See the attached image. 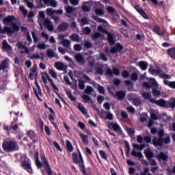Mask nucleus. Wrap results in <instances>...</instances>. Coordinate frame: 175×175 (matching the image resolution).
I'll return each mask as SVG.
<instances>
[{
  "label": "nucleus",
  "mask_w": 175,
  "mask_h": 175,
  "mask_svg": "<svg viewBox=\"0 0 175 175\" xmlns=\"http://www.w3.org/2000/svg\"><path fill=\"white\" fill-rule=\"evenodd\" d=\"M14 20H16V17L13 15H9L4 18L3 20L4 25H9L10 24L12 27L7 26L3 27V28L1 29V33H7L9 36L13 35L14 32H18V31H20V26L14 22Z\"/></svg>",
  "instance_id": "1"
},
{
  "label": "nucleus",
  "mask_w": 175,
  "mask_h": 175,
  "mask_svg": "<svg viewBox=\"0 0 175 175\" xmlns=\"http://www.w3.org/2000/svg\"><path fill=\"white\" fill-rule=\"evenodd\" d=\"M159 137H154L152 139V144L154 147H163L164 144H169L170 143V135H167L165 138V131L163 129H160L158 133Z\"/></svg>",
  "instance_id": "2"
},
{
  "label": "nucleus",
  "mask_w": 175,
  "mask_h": 175,
  "mask_svg": "<svg viewBox=\"0 0 175 175\" xmlns=\"http://www.w3.org/2000/svg\"><path fill=\"white\" fill-rule=\"evenodd\" d=\"M158 82L154 78H150L149 83L145 81L142 84V86L148 88V90L152 88V94L154 98H158L161 96V90H158Z\"/></svg>",
  "instance_id": "3"
},
{
  "label": "nucleus",
  "mask_w": 175,
  "mask_h": 175,
  "mask_svg": "<svg viewBox=\"0 0 175 175\" xmlns=\"http://www.w3.org/2000/svg\"><path fill=\"white\" fill-rule=\"evenodd\" d=\"M41 161L42 163L39 159L36 160V165L38 169H42L44 165V169L46 171V174L53 175V170H51V167H50V163H49V160H47L46 155L42 154L41 156Z\"/></svg>",
  "instance_id": "4"
},
{
  "label": "nucleus",
  "mask_w": 175,
  "mask_h": 175,
  "mask_svg": "<svg viewBox=\"0 0 175 175\" xmlns=\"http://www.w3.org/2000/svg\"><path fill=\"white\" fill-rule=\"evenodd\" d=\"M2 148L5 152H13L18 151V144L13 140L4 141L2 143Z\"/></svg>",
  "instance_id": "5"
},
{
  "label": "nucleus",
  "mask_w": 175,
  "mask_h": 175,
  "mask_svg": "<svg viewBox=\"0 0 175 175\" xmlns=\"http://www.w3.org/2000/svg\"><path fill=\"white\" fill-rule=\"evenodd\" d=\"M17 121H18V116L14 118V121L11 122V125L4 124L3 126L4 131L7 132L12 131V133L17 135V133H18V124H17Z\"/></svg>",
  "instance_id": "6"
},
{
  "label": "nucleus",
  "mask_w": 175,
  "mask_h": 175,
  "mask_svg": "<svg viewBox=\"0 0 175 175\" xmlns=\"http://www.w3.org/2000/svg\"><path fill=\"white\" fill-rule=\"evenodd\" d=\"M45 75L46 76L47 80L49 81V83L53 90V92H55V94H56V95H57V96L59 98V99H61L62 102H64L65 103V105H66V101L65 100V99H64V98H62L61 96V95H59L58 94V92H59V88H58L55 85V83H54V81L50 77V76H49V74H47V72H45Z\"/></svg>",
  "instance_id": "7"
},
{
  "label": "nucleus",
  "mask_w": 175,
  "mask_h": 175,
  "mask_svg": "<svg viewBox=\"0 0 175 175\" xmlns=\"http://www.w3.org/2000/svg\"><path fill=\"white\" fill-rule=\"evenodd\" d=\"M144 154L146 158L148 159L149 165L150 166H157V161L154 158V152L151 150V149L148 148L144 150Z\"/></svg>",
  "instance_id": "8"
},
{
  "label": "nucleus",
  "mask_w": 175,
  "mask_h": 175,
  "mask_svg": "<svg viewBox=\"0 0 175 175\" xmlns=\"http://www.w3.org/2000/svg\"><path fill=\"white\" fill-rule=\"evenodd\" d=\"M21 167L26 170L29 174H32L33 173V170H32V166L31 165V160L29 159H25L23 161H22L21 164Z\"/></svg>",
  "instance_id": "9"
},
{
  "label": "nucleus",
  "mask_w": 175,
  "mask_h": 175,
  "mask_svg": "<svg viewBox=\"0 0 175 175\" xmlns=\"http://www.w3.org/2000/svg\"><path fill=\"white\" fill-rule=\"evenodd\" d=\"M35 84L36 87H37V90L33 88V91L36 96V98L40 100V102H42L43 100L40 96H42V89L40 88V85H39V83H38V81H36V79H35ZM40 95V96H39Z\"/></svg>",
  "instance_id": "10"
},
{
  "label": "nucleus",
  "mask_w": 175,
  "mask_h": 175,
  "mask_svg": "<svg viewBox=\"0 0 175 175\" xmlns=\"http://www.w3.org/2000/svg\"><path fill=\"white\" fill-rule=\"evenodd\" d=\"M124 46L121 43L118 42L113 48L110 49L111 54H116L117 53H122Z\"/></svg>",
  "instance_id": "11"
},
{
  "label": "nucleus",
  "mask_w": 175,
  "mask_h": 175,
  "mask_svg": "<svg viewBox=\"0 0 175 175\" xmlns=\"http://www.w3.org/2000/svg\"><path fill=\"white\" fill-rule=\"evenodd\" d=\"M27 136L31 140H32L33 143H31V144H35L36 143H38V135L35 133V131L29 130V131H27Z\"/></svg>",
  "instance_id": "12"
},
{
  "label": "nucleus",
  "mask_w": 175,
  "mask_h": 175,
  "mask_svg": "<svg viewBox=\"0 0 175 175\" xmlns=\"http://www.w3.org/2000/svg\"><path fill=\"white\" fill-rule=\"evenodd\" d=\"M134 8L135 9V10L142 16V17L145 19V20H148V18H150V17L148 16V15H147V13H146V12L144 11V10H143V8H142L140 7V5H135L134 6Z\"/></svg>",
  "instance_id": "13"
},
{
  "label": "nucleus",
  "mask_w": 175,
  "mask_h": 175,
  "mask_svg": "<svg viewBox=\"0 0 175 175\" xmlns=\"http://www.w3.org/2000/svg\"><path fill=\"white\" fill-rule=\"evenodd\" d=\"M151 103H154L155 105H157V106H161V107H167V102L162 98L158 100H155V98L152 99Z\"/></svg>",
  "instance_id": "14"
},
{
  "label": "nucleus",
  "mask_w": 175,
  "mask_h": 175,
  "mask_svg": "<svg viewBox=\"0 0 175 175\" xmlns=\"http://www.w3.org/2000/svg\"><path fill=\"white\" fill-rule=\"evenodd\" d=\"M108 128L109 129H113L115 132H121V126H120V124L116 122H110L108 124Z\"/></svg>",
  "instance_id": "15"
},
{
  "label": "nucleus",
  "mask_w": 175,
  "mask_h": 175,
  "mask_svg": "<svg viewBox=\"0 0 175 175\" xmlns=\"http://www.w3.org/2000/svg\"><path fill=\"white\" fill-rule=\"evenodd\" d=\"M42 1L46 6H51L52 8L58 6V3L55 0H42Z\"/></svg>",
  "instance_id": "16"
},
{
  "label": "nucleus",
  "mask_w": 175,
  "mask_h": 175,
  "mask_svg": "<svg viewBox=\"0 0 175 175\" xmlns=\"http://www.w3.org/2000/svg\"><path fill=\"white\" fill-rule=\"evenodd\" d=\"M157 159H158L159 162H161V161L165 162V161L169 159V156H167V154H165L163 152H160L159 154L157 156Z\"/></svg>",
  "instance_id": "17"
},
{
  "label": "nucleus",
  "mask_w": 175,
  "mask_h": 175,
  "mask_svg": "<svg viewBox=\"0 0 175 175\" xmlns=\"http://www.w3.org/2000/svg\"><path fill=\"white\" fill-rule=\"evenodd\" d=\"M69 28V23L64 22L61 23L58 27H57V31H59L60 32H65Z\"/></svg>",
  "instance_id": "18"
},
{
  "label": "nucleus",
  "mask_w": 175,
  "mask_h": 175,
  "mask_svg": "<svg viewBox=\"0 0 175 175\" xmlns=\"http://www.w3.org/2000/svg\"><path fill=\"white\" fill-rule=\"evenodd\" d=\"M77 109L83 114V116H85V114L88 113V109L84 107V105L81 103H78V106L77 107Z\"/></svg>",
  "instance_id": "19"
},
{
  "label": "nucleus",
  "mask_w": 175,
  "mask_h": 175,
  "mask_svg": "<svg viewBox=\"0 0 175 175\" xmlns=\"http://www.w3.org/2000/svg\"><path fill=\"white\" fill-rule=\"evenodd\" d=\"M105 35H107V40L110 43V44H116V40H114V36L112 33L108 31L105 33Z\"/></svg>",
  "instance_id": "20"
},
{
  "label": "nucleus",
  "mask_w": 175,
  "mask_h": 175,
  "mask_svg": "<svg viewBox=\"0 0 175 175\" xmlns=\"http://www.w3.org/2000/svg\"><path fill=\"white\" fill-rule=\"evenodd\" d=\"M75 59L79 62V64H81V65H84L85 64V59H84V57L81 53H77L75 55Z\"/></svg>",
  "instance_id": "21"
},
{
  "label": "nucleus",
  "mask_w": 175,
  "mask_h": 175,
  "mask_svg": "<svg viewBox=\"0 0 175 175\" xmlns=\"http://www.w3.org/2000/svg\"><path fill=\"white\" fill-rule=\"evenodd\" d=\"M44 27H46L49 31H54V25H53V23L50 22V20H46L44 22Z\"/></svg>",
  "instance_id": "22"
},
{
  "label": "nucleus",
  "mask_w": 175,
  "mask_h": 175,
  "mask_svg": "<svg viewBox=\"0 0 175 175\" xmlns=\"http://www.w3.org/2000/svg\"><path fill=\"white\" fill-rule=\"evenodd\" d=\"M138 66H139L142 70H147L148 63H147V62L141 61L138 62Z\"/></svg>",
  "instance_id": "23"
},
{
  "label": "nucleus",
  "mask_w": 175,
  "mask_h": 175,
  "mask_svg": "<svg viewBox=\"0 0 175 175\" xmlns=\"http://www.w3.org/2000/svg\"><path fill=\"white\" fill-rule=\"evenodd\" d=\"M126 95V93H125V92L122 90L118 91L116 93V96L120 100H122V99L125 98Z\"/></svg>",
  "instance_id": "24"
},
{
  "label": "nucleus",
  "mask_w": 175,
  "mask_h": 175,
  "mask_svg": "<svg viewBox=\"0 0 175 175\" xmlns=\"http://www.w3.org/2000/svg\"><path fill=\"white\" fill-rule=\"evenodd\" d=\"M153 32L159 36H163L165 35V31H161V27L159 26H155L153 28Z\"/></svg>",
  "instance_id": "25"
},
{
  "label": "nucleus",
  "mask_w": 175,
  "mask_h": 175,
  "mask_svg": "<svg viewBox=\"0 0 175 175\" xmlns=\"http://www.w3.org/2000/svg\"><path fill=\"white\" fill-rule=\"evenodd\" d=\"M163 84H164V85H167V87H170V88H172V90H175V81H169L166 79H164Z\"/></svg>",
  "instance_id": "26"
},
{
  "label": "nucleus",
  "mask_w": 175,
  "mask_h": 175,
  "mask_svg": "<svg viewBox=\"0 0 175 175\" xmlns=\"http://www.w3.org/2000/svg\"><path fill=\"white\" fill-rule=\"evenodd\" d=\"M66 147L68 152H73V145H72V142H70V141H66Z\"/></svg>",
  "instance_id": "27"
},
{
  "label": "nucleus",
  "mask_w": 175,
  "mask_h": 175,
  "mask_svg": "<svg viewBox=\"0 0 175 175\" xmlns=\"http://www.w3.org/2000/svg\"><path fill=\"white\" fill-rule=\"evenodd\" d=\"M99 38H103V35H102V33H99L98 31H96L91 36V39H92V40H96L99 39Z\"/></svg>",
  "instance_id": "28"
},
{
  "label": "nucleus",
  "mask_w": 175,
  "mask_h": 175,
  "mask_svg": "<svg viewBox=\"0 0 175 175\" xmlns=\"http://www.w3.org/2000/svg\"><path fill=\"white\" fill-rule=\"evenodd\" d=\"M46 54H47L49 58H54V57L55 58H57V57H58V55L55 54V53H54L53 51V50H51L50 49H47Z\"/></svg>",
  "instance_id": "29"
},
{
  "label": "nucleus",
  "mask_w": 175,
  "mask_h": 175,
  "mask_svg": "<svg viewBox=\"0 0 175 175\" xmlns=\"http://www.w3.org/2000/svg\"><path fill=\"white\" fill-rule=\"evenodd\" d=\"M167 53L172 59H175V48H170L167 51Z\"/></svg>",
  "instance_id": "30"
},
{
  "label": "nucleus",
  "mask_w": 175,
  "mask_h": 175,
  "mask_svg": "<svg viewBox=\"0 0 175 175\" xmlns=\"http://www.w3.org/2000/svg\"><path fill=\"white\" fill-rule=\"evenodd\" d=\"M9 63H8L7 60H3L0 64V70H5V69H8V66Z\"/></svg>",
  "instance_id": "31"
},
{
  "label": "nucleus",
  "mask_w": 175,
  "mask_h": 175,
  "mask_svg": "<svg viewBox=\"0 0 175 175\" xmlns=\"http://www.w3.org/2000/svg\"><path fill=\"white\" fill-rule=\"evenodd\" d=\"M17 46L18 49H24L25 53H26V54H29V49H28V47H27V46L23 45L22 42H18L17 44Z\"/></svg>",
  "instance_id": "32"
},
{
  "label": "nucleus",
  "mask_w": 175,
  "mask_h": 175,
  "mask_svg": "<svg viewBox=\"0 0 175 175\" xmlns=\"http://www.w3.org/2000/svg\"><path fill=\"white\" fill-rule=\"evenodd\" d=\"M80 137L82 139V142L84 144H88V135H85L83 133H79Z\"/></svg>",
  "instance_id": "33"
},
{
  "label": "nucleus",
  "mask_w": 175,
  "mask_h": 175,
  "mask_svg": "<svg viewBox=\"0 0 175 175\" xmlns=\"http://www.w3.org/2000/svg\"><path fill=\"white\" fill-rule=\"evenodd\" d=\"M70 39L72 42H80V36L79 34L73 33L70 36Z\"/></svg>",
  "instance_id": "34"
},
{
  "label": "nucleus",
  "mask_w": 175,
  "mask_h": 175,
  "mask_svg": "<svg viewBox=\"0 0 175 175\" xmlns=\"http://www.w3.org/2000/svg\"><path fill=\"white\" fill-rule=\"evenodd\" d=\"M55 67L58 70H64V63L59 62H56L55 63Z\"/></svg>",
  "instance_id": "35"
},
{
  "label": "nucleus",
  "mask_w": 175,
  "mask_h": 175,
  "mask_svg": "<svg viewBox=\"0 0 175 175\" xmlns=\"http://www.w3.org/2000/svg\"><path fill=\"white\" fill-rule=\"evenodd\" d=\"M66 94L67 96L69 98V99H70V100H72V102L76 101V97H75V96H73V94H72V91H70V90L66 91Z\"/></svg>",
  "instance_id": "36"
},
{
  "label": "nucleus",
  "mask_w": 175,
  "mask_h": 175,
  "mask_svg": "<svg viewBox=\"0 0 175 175\" xmlns=\"http://www.w3.org/2000/svg\"><path fill=\"white\" fill-rule=\"evenodd\" d=\"M142 96L144 98V99H148V100H150V103L151 100L154 99L151 98V93L147 92H144Z\"/></svg>",
  "instance_id": "37"
},
{
  "label": "nucleus",
  "mask_w": 175,
  "mask_h": 175,
  "mask_svg": "<svg viewBox=\"0 0 175 175\" xmlns=\"http://www.w3.org/2000/svg\"><path fill=\"white\" fill-rule=\"evenodd\" d=\"M131 155H133V157H138L139 159H142V158H143V154H142L141 152H137L135 150H132Z\"/></svg>",
  "instance_id": "38"
},
{
  "label": "nucleus",
  "mask_w": 175,
  "mask_h": 175,
  "mask_svg": "<svg viewBox=\"0 0 175 175\" xmlns=\"http://www.w3.org/2000/svg\"><path fill=\"white\" fill-rule=\"evenodd\" d=\"M78 81H79L78 87L79 90H84V88H85V81L79 79Z\"/></svg>",
  "instance_id": "39"
},
{
  "label": "nucleus",
  "mask_w": 175,
  "mask_h": 175,
  "mask_svg": "<svg viewBox=\"0 0 175 175\" xmlns=\"http://www.w3.org/2000/svg\"><path fill=\"white\" fill-rule=\"evenodd\" d=\"M3 50H12V46L9 45L5 40L3 41Z\"/></svg>",
  "instance_id": "40"
},
{
  "label": "nucleus",
  "mask_w": 175,
  "mask_h": 175,
  "mask_svg": "<svg viewBox=\"0 0 175 175\" xmlns=\"http://www.w3.org/2000/svg\"><path fill=\"white\" fill-rule=\"evenodd\" d=\"M159 77L161 79H172V76H170V75H167L166 73H164L163 70H162V72H161Z\"/></svg>",
  "instance_id": "41"
},
{
  "label": "nucleus",
  "mask_w": 175,
  "mask_h": 175,
  "mask_svg": "<svg viewBox=\"0 0 175 175\" xmlns=\"http://www.w3.org/2000/svg\"><path fill=\"white\" fill-rule=\"evenodd\" d=\"M87 3H89V1L84 2V5H82L83 12H91V7H88V5H87Z\"/></svg>",
  "instance_id": "42"
},
{
  "label": "nucleus",
  "mask_w": 175,
  "mask_h": 175,
  "mask_svg": "<svg viewBox=\"0 0 175 175\" xmlns=\"http://www.w3.org/2000/svg\"><path fill=\"white\" fill-rule=\"evenodd\" d=\"M83 100H85V103H91V100H94L92 99H91V97H90V96L87 95V94H84L82 96Z\"/></svg>",
  "instance_id": "43"
},
{
  "label": "nucleus",
  "mask_w": 175,
  "mask_h": 175,
  "mask_svg": "<svg viewBox=\"0 0 175 175\" xmlns=\"http://www.w3.org/2000/svg\"><path fill=\"white\" fill-rule=\"evenodd\" d=\"M99 154L103 159H105V161H107V154L106 153V152L100 150H99Z\"/></svg>",
  "instance_id": "44"
},
{
  "label": "nucleus",
  "mask_w": 175,
  "mask_h": 175,
  "mask_svg": "<svg viewBox=\"0 0 175 175\" xmlns=\"http://www.w3.org/2000/svg\"><path fill=\"white\" fill-rule=\"evenodd\" d=\"M161 72H162V70H161V69H155V68H153V69H152V70H151L152 75H154V76H157V75H159V76H160Z\"/></svg>",
  "instance_id": "45"
},
{
  "label": "nucleus",
  "mask_w": 175,
  "mask_h": 175,
  "mask_svg": "<svg viewBox=\"0 0 175 175\" xmlns=\"http://www.w3.org/2000/svg\"><path fill=\"white\" fill-rule=\"evenodd\" d=\"M92 18H94V20L95 21H97V23H103L104 24H105V23H106V20L102 19L96 16H92Z\"/></svg>",
  "instance_id": "46"
},
{
  "label": "nucleus",
  "mask_w": 175,
  "mask_h": 175,
  "mask_svg": "<svg viewBox=\"0 0 175 175\" xmlns=\"http://www.w3.org/2000/svg\"><path fill=\"white\" fill-rule=\"evenodd\" d=\"M95 13L98 16H103V14H105V10H103L102 8H97L95 10Z\"/></svg>",
  "instance_id": "47"
},
{
  "label": "nucleus",
  "mask_w": 175,
  "mask_h": 175,
  "mask_svg": "<svg viewBox=\"0 0 175 175\" xmlns=\"http://www.w3.org/2000/svg\"><path fill=\"white\" fill-rule=\"evenodd\" d=\"M133 147H134L135 148H136V150H143L145 147H146V145L144 144H141V145H139L137 144H134L133 145Z\"/></svg>",
  "instance_id": "48"
},
{
  "label": "nucleus",
  "mask_w": 175,
  "mask_h": 175,
  "mask_svg": "<svg viewBox=\"0 0 175 175\" xmlns=\"http://www.w3.org/2000/svg\"><path fill=\"white\" fill-rule=\"evenodd\" d=\"M124 144H125V147L126 148V154L129 155V152H131V146H129V142H128V141H125Z\"/></svg>",
  "instance_id": "49"
},
{
  "label": "nucleus",
  "mask_w": 175,
  "mask_h": 175,
  "mask_svg": "<svg viewBox=\"0 0 175 175\" xmlns=\"http://www.w3.org/2000/svg\"><path fill=\"white\" fill-rule=\"evenodd\" d=\"M137 79H139V75H137V73H136V72H133V73L131 75V79L133 81H137Z\"/></svg>",
  "instance_id": "50"
},
{
  "label": "nucleus",
  "mask_w": 175,
  "mask_h": 175,
  "mask_svg": "<svg viewBox=\"0 0 175 175\" xmlns=\"http://www.w3.org/2000/svg\"><path fill=\"white\" fill-rule=\"evenodd\" d=\"M83 32L84 35H90L91 33V28L85 27L83 28Z\"/></svg>",
  "instance_id": "51"
},
{
  "label": "nucleus",
  "mask_w": 175,
  "mask_h": 175,
  "mask_svg": "<svg viewBox=\"0 0 175 175\" xmlns=\"http://www.w3.org/2000/svg\"><path fill=\"white\" fill-rule=\"evenodd\" d=\"M167 107L175 108V98H174L173 101L167 102Z\"/></svg>",
  "instance_id": "52"
},
{
  "label": "nucleus",
  "mask_w": 175,
  "mask_h": 175,
  "mask_svg": "<svg viewBox=\"0 0 175 175\" xmlns=\"http://www.w3.org/2000/svg\"><path fill=\"white\" fill-rule=\"evenodd\" d=\"M53 146L54 147H55L56 149L58 150V151H59L60 152H62V148H61L58 142H57L56 141H54Z\"/></svg>",
  "instance_id": "53"
},
{
  "label": "nucleus",
  "mask_w": 175,
  "mask_h": 175,
  "mask_svg": "<svg viewBox=\"0 0 175 175\" xmlns=\"http://www.w3.org/2000/svg\"><path fill=\"white\" fill-rule=\"evenodd\" d=\"M55 14V10H53V8L46 9V14L48 16H53V14Z\"/></svg>",
  "instance_id": "54"
},
{
  "label": "nucleus",
  "mask_w": 175,
  "mask_h": 175,
  "mask_svg": "<svg viewBox=\"0 0 175 175\" xmlns=\"http://www.w3.org/2000/svg\"><path fill=\"white\" fill-rule=\"evenodd\" d=\"M81 23L83 25H90V22L88 21V19L84 17L81 18Z\"/></svg>",
  "instance_id": "55"
},
{
  "label": "nucleus",
  "mask_w": 175,
  "mask_h": 175,
  "mask_svg": "<svg viewBox=\"0 0 175 175\" xmlns=\"http://www.w3.org/2000/svg\"><path fill=\"white\" fill-rule=\"evenodd\" d=\"M31 36L34 43H38V42H39V38L36 36V33H35V31H31Z\"/></svg>",
  "instance_id": "56"
},
{
  "label": "nucleus",
  "mask_w": 175,
  "mask_h": 175,
  "mask_svg": "<svg viewBox=\"0 0 175 175\" xmlns=\"http://www.w3.org/2000/svg\"><path fill=\"white\" fill-rule=\"evenodd\" d=\"M62 44H63L64 47H69V46H70V41L69 40H63Z\"/></svg>",
  "instance_id": "57"
},
{
  "label": "nucleus",
  "mask_w": 175,
  "mask_h": 175,
  "mask_svg": "<svg viewBox=\"0 0 175 175\" xmlns=\"http://www.w3.org/2000/svg\"><path fill=\"white\" fill-rule=\"evenodd\" d=\"M122 76L124 79H128L129 77V72L126 70H124L122 72Z\"/></svg>",
  "instance_id": "58"
},
{
  "label": "nucleus",
  "mask_w": 175,
  "mask_h": 175,
  "mask_svg": "<svg viewBox=\"0 0 175 175\" xmlns=\"http://www.w3.org/2000/svg\"><path fill=\"white\" fill-rule=\"evenodd\" d=\"M98 91L99 94H102L103 95H105V88L103 86L99 85L98 86Z\"/></svg>",
  "instance_id": "59"
},
{
  "label": "nucleus",
  "mask_w": 175,
  "mask_h": 175,
  "mask_svg": "<svg viewBox=\"0 0 175 175\" xmlns=\"http://www.w3.org/2000/svg\"><path fill=\"white\" fill-rule=\"evenodd\" d=\"M96 73L100 75V76H103V73H105V70L102 67H97L96 68Z\"/></svg>",
  "instance_id": "60"
},
{
  "label": "nucleus",
  "mask_w": 175,
  "mask_h": 175,
  "mask_svg": "<svg viewBox=\"0 0 175 175\" xmlns=\"http://www.w3.org/2000/svg\"><path fill=\"white\" fill-rule=\"evenodd\" d=\"M94 91V88H92V87L88 85L86 87V89L85 90V94H91V92H93Z\"/></svg>",
  "instance_id": "61"
},
{
  "label": "nucleus",
  "mask_w": 175,
  "mask_h": 175,
  "mask_svg": "<svg viewBox=\"0 0 175 175\" xmlns=\"http://www.w3.org/2000/svg\"><path fill=\"white\" fill-rule=\"evenodd\" d=\"M49 75H51V77L53 79H57V72H55L54 70L49 69Z\"/></svg>",
  "instance_id": "62"
},
{
  "label": "nucleus",
  "mask_w": 175,
  "mask_h": 175,
  "mask_svg": "<svg viewBox=\"0 0 175 175\" xmlns=\"http://www.w3.org/2000/svg\"><path fill=\"white\" fill-rule=\"evenodd\" d=\"M30 72L35 73L36 76H38V67L36 66H33L30 69Z\"/></svg>",
  "instance_id": "63"
},
{
  "label": "nucleus",
  "mask_w": 175,
  "mask_h": 175,
  "mask_svg": "<svg viewBox=\"0 0 175 175\" xmlns=\"http://www.w3.org/2000/svg\"><path fill=\"white\" fill-rule=\"evenodd\" d=\"M100 59H102L105 62H107V57H106V55L103 53H100Z\"/></svg>",
  "instance_id": "64"
}]
</instances>
